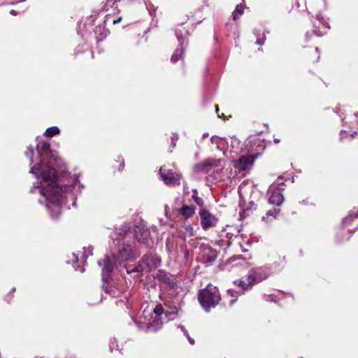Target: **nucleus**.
<instances>
[{
    "instance_id": "bb28decb",
    "label": "nucleus",
    "mask_w": 358,
    "mask_h": 358,
    "mask_svg": "<svg viewBox=\"0 0 358 358\" xmlns=\"http://www.w3.org/2000/svg\"><path fill=\"white\" fill-rule=\"evenodd\" d=\"M243 9L244 8L241 3L236 6L235 10L233 12V19L234 20H236L243 13Z\"/></svg>"
},
{
    "instance_id": "c03bdc74",
    "label": "nucleus",
    "mask_w": 358,
    "mask_h": 358,
    "mask_svg": "<svg viewBox=\"0 0 358 358\" xmlns=\"http://www.w3.org/2000/svg\"><path fill=\"white\" fill-rule=\"evenodd\" d=\"M319 58H320V56H319V55H317V57H316L315 61H317V60L319 59Z\"/></svg>"
},
{
    "instance_id": "f03ea898",
    "label": "nucleus",
    "mask_w": 358,
    "mask_h": 358,
    "mask_svg": "<svg viewBox=\"0 0 358 358\" xmlns=\"http://www.w3.org/2000/svg\"><path fill=\"white\" fill-rule=\"evenodd\" d=\"M198 300L202 308L208 312L220 303L221 296L219 289L209 284L205 289L199 290Z\"/></svg>"
},
{
    "instance_id": "4c0bfd02",
    "label": "nucleus",
    "mask_w": 358,
    "mask_h": 358,
    "mask_svg": "<svg viewBox=\"0 0 358 358\" xmlns=\"http://www.w3.org/2000/svg\"><path fill=\"white\" fill-rule=\"evenodd\" d=\"M178 30H176V36H177V37H178V38L179 41L180 42V41H181V38L179 36V35H178Z\"/></svg>"
},
{
    "instance_id": "7ed1b4c3",
    "label": "nucleus",
    "mask_w": 358,
    "mask_h": 358,
    "mask_svg": "<svg viewBox=\"0 0 358 358\" xmlns=\"http://www.w3.org/2000/svg\"><path fill=\"white\" fill-rule=\"evenodd\" d=\"M159 174L164 182L169 186H178L180 184L181 176L166 166L160 167Z\"/></svg>"
},
{
    "instance_id": "c9c22d12",
    "label": "nucleus",
    "mask_w": 358,
    "mask_h": 358,
    "mask_svg": "<svg viewBox=\"0 0 358 358\" xmlns=\"http://www.w3.org/2000/svg\"><path fill=\"white\" fill-rule=\"evenodd\" d=\"M350 215L352 217L358 218V210L356 212H352V213Z\"/></svg>"
},
{
    "instance_id": "39448f33",
    "label": "nucleus",
    "mask_w": 358,
    "mask_h": 358,
    "mask_svg": "<svg viewBox=\"0 0 358 358\" xmlns=\"http://www.w3.org/2000/svg\"><path fill=\"white\" fill-rule=\"evenodd\" d=\"M141 263L145 272H150L161 264V259L155 254L149 252L143 256Z\"/></svg>"
},
{
    "instance_id": "79ce46f5",
    "label": "nucleus",
    "mask_w": 358,
    "mask_h": 358,
    "mask_svg": "<svg viewBox=\"0 0 358 358\" xmlns=\"http://www.w3.org/2000/svg\"><path fill=\"white\" fill-rule=\"evenodd\" d=\"M318 51H319V48H315V52L318 54Z\"/></svg>"
},
{
    "instance_id": "72a5a7b5",
    "label": "nucleus",
    "mask_w": 358,
    "mask_h": 358,
    "mask_svg": "<svg viewBox=\"0 0 358 358\" xmlns=\"http://www.w3.org/2000/svg\"><path fill=\"white\" fill-rule=\"evenodd\" d=\"M215 110H216V113H217V114L219 117H222V118L225 119V116H224V113H222V115H220L218 113V111H219L218 106H215Z\"/></svg>"
},
{
    "instance_id": "20e7f679",
    "label": "nucleus",
    "mask_w": 358,
    "mask_h": 358,
    "mask_svg": "<svg viewBox=\"0 0 358 358\" xmlns=\"http://www.w3.org/2000/svg\"><path fill=\"white\" fill-rule=\"evenodd\" d=\"M201 220V226L204 231L215 227L218 222V218L205 208H201L199 212Z\"/></svg>"
},
{
    "instance_id": "c756f323",
    "label": "nucleus",
    "mask_w": 358,
    "mask_h": 358,
    "mask_svg": "<svg viewBox=\"0 0 358 358\" xmlns=\"http://www.w3.org/2000/svg\"><path fill=\"white\" fill-rule=\"evenodd\" d=\"M33 155H34V148L32 147H29L27 151L25 152L26 157L30 159L31 164L34 162L33 160Z\"/></svg>"
},
{
    "instance_id": "2eb2a0df",
    "label": "nucleus",
    "mask_w": 358,
    "mask_h": 358,
    "mask_svg": "<svg viewBox=\"0 0 358 358\" xmlns=\"http://www.w3.org/2000/svg\"><path fill=\"white\" fill-rule=\"evenodd\" d=\"M283 201L284 197L278 191L273 192L268 198V202L273 205L280 206Z\"/></svg>"
},
{
    "instance_id": "423d86ee",
    "label": "nucleus",
    "mask_w": 358,
    "mask_h": 358,
    "mask_svg": "<svg viewBox=\"0 0 358 358\" xmlns=\"http://www.w3.org/2000/svg\"><path fill=\"white\" fill-rule=\"evenodd\" d=\"M115 262L116 258L115 256L110 257L108 255H106L103 259L102 280L103 282H106L110 278V273L113 271Z\"/></svg>"
},
{
    "instance_id": "b1692460",
    "label": "nucleus",
    "mask_w": 358,
    "mask_h": 358,
    "mask_svg": "<svg viewBox=\"0 0 358 358\" xmlns=\"http://www.w3.org/2000/svg\"><path fill=\"white\" fill-rule=\"evenodd\" d=\"M192 199L195 202V203H196L199 206H200L201 208H204V201L201 198L199 197L198 192L196 189L193 190Z\"/></svg>"
},
{
    "instance_id": "6ab92c4d",
    "label": "nucleus",
    "mask_w": 358,
    "mask_h": 358,
    "mask_svg": "<svg viewBox=\"0 0 358 358\" xmlns=\"http://www.w3.org/2000/svg\"><path fill=\"white\" fill-rule=\"evenodd\" d=\"M131 227L129 224H123L119 228L116 229V233L117 234V237L116 238H124L127 233L130 231Z\"/></svg>"
},
{
    "instance_id": "c85d7f7f",
    "label": "nucleus",
    "mask_w": 358,
    "mask_h": 358,
    "mask_svg": "<svg viewBox=\"0 0 358 358\" xmlns=\"http://www.w3.org/2000/svg\"><path fill=\"white\" fill-rule=\"evenodd\" d=\"M162 325V322H159L158 320H153V324H152L150 325V327H149L148 328L150 329H153L154 331H157L161 328Z\"/></svg>"
},
{
    "instance_id": "f8f14e48",
    "label": "nucleus",
    "mask_w": 358,
    "mask_h": 358,
    "mask_svg": "<svg viewBox=\"0 0 358 358\" xmlns=\"http://www.w3.org/2000/svg\"><path fill=\"white\" fill-rule=\"evenodd\" d=\"M203 255L206 258V263L212 264L217 257V252L216 250L206 246L203 249Z\"/></svg>"
},
{
    "instance_id": "aec40b11",
    "label": "nucleus",
    "mask_w": 358,
    "mask_h": 358,
    "mask_svg": "<svg viewBox=\"0 0 358 358\" xmlns=\"http://www.w3.org/2000/svg\"><path fill=\"white\" fill-rule=\"evenodd\" d=\"M183 52L184 50L182 47L176 49L171 56V62L173 64L176 63L182 57Z\"/></svg>"
},
{
    "instance_id": "2f4dec72",
    "label": "nucleus",
    "mask_w": 358,
    "mask_h": 358,
    "mask_svg": "<svg viewBox=\"0 0 358 358\" xmlns=\"http://www.w3.org/2000/svg\"><path fill=\"white\" fill-rule=\"evenodd\" d=\"M143 238H137L138 241L141 243H144V244H146L147 243V241H148V236H149V232L148 231H144L143 234Z\"/></svg>"
},
{
    "instance_id": "ea45409f",
    "label": "nucleus",
    "mask_w": 358,
    "mask_h": 358,
    "mask_svg": "<svg viewBox=\"0 0 358 358\" xmlns=\"http://www.w3.org/2000/svg\"><path fill=\"white\" fill-rule=\"evenodd\" d=\"M279 142H280V140H279V139H277V138H275V139H274V143H279Z\"/></svg>"
},
{
    "instance_id": "6e6552de",
    "label": "nucleus",
    "mask_w": 358,
    "mask_h": 358,
    "mask_svg": "<svg viewBox=\"0 0 358 358\" xmlns=\"http://www.w3.org/2000/svg\"><path fill=\"white\" fill-rule=\"evenodd\" d=\"M268 273L263 268H256L252 269L247 276V280H250L249 287H253L255 284L266 279Z\"/></svg>"
},
{
    "instance_id": "1a4fd4ad",
    "label": "nucleus",
    "mask_w": 358,
    "mask_h": 358,
    "mask_svg": "<svg viewBox=\"0 0 358 358\" xmlns=\"http://www.w3.org/2000/svg\"><path fill=\"white\" fill-rule=\"evenodd\" d=\"M254 155L241 156L236 161H234V166L239 171L250 170L255 162Z\"/></svg>"
},
{
    "instance_id": "dca6fc26",
    "label": "nucleus",
    "mask_w": 358,
    "mask_h": 358,
    "mask_svg": "<svg viewBox=\"0 0 358 358\" xmlns=\"http://www.w3.org/2000/svg\"><path fill=\"white\" fill-rule=\"evenodd\" d=\"M164 306L168 309L166 310V318L171 315H175L178 313V308L170 300L164 301Z\"/></svg>"
},
{
    "instance_id": "9d476101",
    "label": "nucleus",
    "mask_w": 358,
    "mask_h": 358,
    "mask_svg": "<svg viewBox=\"0 0 358 358\" xmlns=\"http://www.w3.org/2000/svg\"><path fill=\"white\" fill-rule=\"evenodd\" d=\"M134 245L129 243H123L119 248V258L122 261H128L134 257Z\"/></svg>"
},
{
    "instance_id": "5701e85b",
    "label": "nucleus",
    "mask_w": 358,
    "mask_h": 358,
    "mask_svg": "<svg viewBox=\"0 0 358 358\" xmlns=\"http://www.w3.org/2000/svg\"><path fill=\"white\" fill-rule=\"evenodd\" d=\"M125 268H126L127 273L128 274H130V273H134V272L141 273L142 271H144L141 262H139L138 265H137L136 266L131 268V266H125Z\"/></svg>"
},
{
    "instance_id": "7c9ffc66",
    "label": "nucleus",
    "mask_w": 358,
    "mask_h": 358,
    "mask_svg": "<svg viewBox=\"0 0 358 358\" xmlns=\"http://www.w3.org/2000/svg\"><path fill=\"white\" fill-rule=\"evenodd\" d=\"M265 41H266V36H265V34L264 33L262 36H260V35L257 36L256 43L257 45H262L264 43Z\"/></svg>"
},
{
    "instance_id": "49530a36",
    "label": "nucleus",
    "mask_w": 358,
    "mask_h": 358,
    "mask_svg": "<svg viewBox=\"0 0 358 358\" xmlns=\"http://www.w3.org/2000/svg\"><path fill=\"white\" fill-rule=\"evenodd\" d=\"M301 358H303V357H301Z\"/></svg>"
},
{
    "instance_id": "473e14b6",
    "label": "nucleus",
    "mask_w": 358,
    "mask_h": 358,
    "mask_svg": "<svg viewBox=\"0 0 358 358\" xmlns=\"http://www.w3.org/2000/svg\"><path fill=\"white\" fill-rule=\"evenodd\" d=\"M105 290H106V293H108L113 297H116V296H119V294L117 293V292L114 290L112 287L108 288V287H106Z\"/></svg>"
},
{
    "instance_id": "a18cd8bd",
    "label": "nucleus",
    "mask_w": 358,
    "mask_h": 358,
    "mask_svg": "<svg viewBox=\"0 0 358 358\" xmlns=\"http://www.w3.org/2000/svg\"><path fill=\"white\" fill-rule=\"evenodd\" d=\"M234 302V300H232V301H231V304H232Z\"/></svg>"
},
{
    "instance_id": "0eeeda50",
    "label": "nucleus",
    "mask_w": 358,
    "mask_h": 358,
    "mask_svg": "<svg viewBox=\"0 0 358 358\" xmlns=\"http://www.w3.org/2000/svg\"><path fill=\"white\" fill-rule=\"evenodd\" d=\"M220 160L208 158L201 162L197 163L194 166L193 171L195 173L206 174L213 166H217Z\"/></svg>"
},
{
    "instance_id": "4468645a",
    "label": "nucleus",
    "mask_w": 358,
    "mask_h": 358,
    "mask_svg": "<svg viewBox=\"0 0 358 358\" xmlns=\"http://www.w3.org/2000/svg\"><path fill=\"white\" fill-rule=\"evenodd\" d=\"M178 210L183 218L188 219L194 215L195 207L193 206L184 205Z\"/></svg>"
},
{
    "instance_id": "f257e3e1",
    "label": "nucleus",
    "mask_w": 358,
    "mask_h": 358,
    "mask_svg": "<svg viewBox=\"0 0 358 358\" xmlns=\"http://www.w3.org/2000/svg\"><path fill=\"white\" fill-rule=\"evenodd\" d=\"M36 150L40 159L39 162L31 168L30 173L35 174L37 178H39L40 174L43 180L47 183L41 188V194L55 206L61 207L63 203L64 194L71 191L72 187L57 182V173L50 166V159L52 155L50 143L38 142Z\"/></svg>"
},
{
    "instance_id": "f704fd0d",
    "label": "nucleus",
    "mask_w": 358,
    "mask_h": 358,
    "mask_svg": "<svg viewBox=\"0 0 358 358\" xmlns=\"http://www.w3.org/2000/svg\"><path fill=\"white\" fill-rule=\"evenodd\" d=\"M187 338L189 341V342L190 343V344L193 345L194 344V340L193 338H192L188 334H187Z\"/></svg>"
},
{
    "instance_id": "ddd939ff",
    "label": "nucleus",
    "mask_w": 358,
    "mask_h": 358,
    "mask_svg": "<svg viewBox=\"0 0 358 358\" xmlns=\"http://www.w3.org/2000/svg\"><path fill=\"white\" fill-rule=\"evenodd\" d=\"M157 279L171 288L174 287L175 282L171 278L169 274L165 272L159 271L157 275Z\"/></svg>"
},
{
    "instance_id": "f3484780",
    "label": "nucleus",
    "mask_w": 358,
    "mask_h": 358,
    "mask_svg": "<svg viewBox=\"0 0 358 358\" xmlns=\"http://www.w3.org/2000/svg\"><path fill=\"white\" fill-rule=\"evenodd\" d=\"M279 208H273L267 211L265 216L262 217V220L266 222H269L275 219L277 215L280 213Z\"/></svg>"
},
{
    "instance_id": "a19ab883",
    "label": "nucleus",
    "mask_w": 358,
    "mask_h": 358,
    "mask_svg": "<svg viewBox=\"0 0 358 358\" xmlns=\"http://www.w3.org/2000/svg\"><path fill=\"white\" fill-rule=\"evenodd\" d=\"M10 13L13 14V15H16V12L14 10H12L10 11Z\"/></svg>"
},
{
    "instance_id": "e433bc0d",
    "label": "nucleus",
    "mask_w": 358,
    "mask_h": 358,
    "mask_svg": "<svg viewBox=\"0 0 358 358\" xmlns=\"http://www.w3.org/2000/svg\"><path fill=\"white\" fill-rule=\"evenodd\" d=\"M172 148H175L176 145V141L174 140V138H172V141H171V143Z\"/></svg>"
},
{
    "instance_id": "a211bd4d",
    "label": "nucleus",
    "mask_w": 358,
    "mask_h": 358,
    "mask_svg": "<svg viewBox=\"0 0 358 358\" xmlns=\"http://www.w3.org/2000/svg\"><path fill=\"white\" fill-rule=\"evenodd\" d=\"M234 283L235 285H236L237 286L242 288V291H239L237 292L238 294H244L245 291L251 289L252 287H249V285L250 284V280H247V279H246V281L241 280V279H238V280H234Z\"/></svg>"
},
{
    "instance_id": "cd10ccee",
    "label": "nucleus",
    "mask_w": 358,
    "mask_h": 358,
    "mask_svg": "<svg viewBox=\"0 0 358 358\" xmlns=\"http://www.w3.org/2000/svg\"><path fill=\"white\" fill-rule=\"evenodd\" d=\"M154 313L156 316H162L164 315L166 316V310L164 309V307L162 304L157 305L153 310Z\"/></svg>"
},
{
    "instance_id": "393cba45",
    "label": "nucleus",
    "mask_w": 358,
    "mask_h": 358,
    "mask_svg": "<svg viewBox=\"0 0 358 358\" xmlns=\"http://www.w3.org/2000/svg\"><path fill=\"white\" fill-rule=\"evenodd\" d=\"M60 130L57 127H51L46 129L45 135L48 137H53L54 136L59 134Z\"/></svg>"
},
{
    "instance_id": "58836bf2",
    "label": "nucleus",
    "mask_w": 358,
    "mask_h": 358,
    "mask_svg": "<svg viewBox=\"0 0 358 358\" xmlns=\"http://www.w3.org/2000/svg\"><path fill=\"white\" fill-rule=\"evenodd\" d=\"M181 329L183 331V332H184L185 335H186V336H187V334H188V333H187V331L185 329V328H184L183 327H181Z\"/></svg>"
},
{
    "instance_id": "37998d69",
    "label": "nucleus",
    "mask_w": 358,
    "mask_h": 358,
    "mask_svg": "<svg viewBox=\"0 0 358 358\" xmlns=\"http://www.w3.org/2000/svg\"><path fill=\"white\" fill-rule=\"evenodd\" d=\"M120 20V18H119L118 20H114L113 23L115 24V23L118 22Z\"/></svg>"
},
{
    "instance_id": "412c9836",
    "label": "nucleus",
    "mask_w": 358,
    "mask_h": 358,
    "mask_svg": "<svg viewBox=\"0 0 358 358\" xmlns=\"http://www.w3.org/2000/svg\"><path fill=\"white\" fill-rule=\"evenodd\" d=\"M257 206L256 203H255L253 201H251L250 203H249V206L245 208L243 210V213L241 214V216L242 217H247V216H249L250 215V213L253 211V210H257Z\"/></svg>"
},
{
    "instance_id": "9b49d317",
    "label": "nucleus",
    "mask_w": 358,
    "mask_h": 358,
    "mask_svg": "<svg viewBox=\"0 0 358 358\" xmlns=\"http://www.w3.org/2000/svg\"><path fill=\"white\" fill-rule=\"evenodd\" d=\"M313 32L318 36H322L327 34L329 27L326 24L323 19H316L313 22Z\"/></svg>"
},
{
    "instance_id": "a878e982",
    "label": "nucleus",
    "mask_w": 358,
    "mask_h": 358,
    "mask_svg": "<svg viewBox=\"0 0 358 358\" xmlns=\"http://www.w3.org/2000/svg\"><path fill=\"white\" fill-rule=\"evenodd\" d=\"M124 167V159L119 156L117 157V159L115 161V164H113V168L117 169L118 171H122Z\"/></svg>"
},
{
    "instance_id": "4be33fe9",
    "label": "nucleus",
    "mask_w": 358,
    "mask_h": 358,
    "mask_svg": "<svg viewBox=\"0 0 358 358\" xmlns=\"http://www.w3.org/2000/svg\"><path fill=\"white\" fill-rule=\"evenodd\" d=\"M182 234L186 237L194 236V229L190 224H184L182 227Z\"/></svg>"
}]
</instances>
